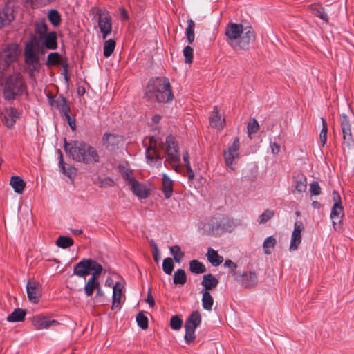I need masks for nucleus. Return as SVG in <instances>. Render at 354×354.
Returning a JSON list of instances; mask_svg holds the SVG:
<instances>
[{
	"mask_svg": "<svg viewBox=\"0 0 354 354\" xmlns=\"http://www.w3.org/2000/svg\"><path fill=\"white\" fill-rule=\"evenodd\" d=\"M18 56L19 46L16 44H10L0 50V84L8 100L14 99L22 86L21 66L16 63Z\"/></svg>",
	"mask_w": 354,
	"mask_h": 354,
	"instance_id": "1",
	"label": "nucleus"
},
{
	"mask_svg": "<svg viewBox=\"0 0 354 354\" xmlns=\"http://www.w3.org/2000/svg\"><path fill=\"white\" fill-rule=\"evenodd\" d=\"M227 44L235 50L249 49L254 41L256 35L251 26L243 27L242 24L229 23L225 28Z\"/></svg>",
	"mask_w": 354,
	"mask_h": 354,
	"instance_id": "2",
	"label": "nucleus"
},
{
	"mask_svg": "<svg viewBox=\"0 0 354 354\" xmlns=\"http://www.w3.org/2000/svg\"><path fill=\"white\" fill-rule=\"evenodd\" d=\"M66 153L74 161L86 165L99 162V155L95 147L83 141L74 140L71 142H64Z\"/></svg>",
	"mask_w": 354,
	"mask_h": 354,
	"instance_id": "3",
	"label": "nucleus"
},
{
	"mask_svg": "<svg viewBox=\"0 0 354 354\" xmlns=\"http://www.w3.org/2000/svg\"><path fill=\"white\" fill-rule=\"evenodd\" d=\"M145 97L151 102L168 103L174 98L169 79L154 77L150 79L145 88Z\"/></svg>",
	"mask_w": 354,
	"mask_h": 354,
	"instance_id": "4",
	"label": "nucleus"
},
{
	"mask_svg": "<svg viewBox=\"0 0 354 354\" xmlns=\"http://www.w3.org/2000/svg\"><path fill=\"white\" fill-rule=\"evenodd\" d=\"M40 40L39 37L37 38L35 36H32L26 44L24 48L26 70L30 76H33L34 73L39 71L40 68L39 54L44 53Z\"/></svg>",
	"mask_w": 354,
	"mask_h": 354,
	"instance_id": "5",
	"label": "nucleus"
},
{
	"mask_svg": "<svg viewBox=\"0 0 354 354\" xmlns=\"http://www.w3.org/2000/svg\"><path fill=\"white\" fill-rule=\"evenodd\" d=\"M166 160L175 171H178L180 164V153L178 143L172 136H168L166 139Z\"/></svg>",
	"mask_w": 354,
	"mask_h": 354,
	"instance_id": "6",
	"label": "nucleus"
},
{
	"mask_svg": "<svg viewBox=\"0 0 354 354\" xmlns=\"http://www.w3.org/2000/svg\"><path fill=\"white\" fill-rule=\"evenodd\" d=\"M102 270V265L96 261L91 259H83L75 266L73 274L85 278L90 274V271H93V273L101 274Z\"/></svg>",
	"mask_w": 354,
	"mask_h": 354,
	"instance_id": "7",
	"label": "nucleus"
},
{
	"mask_svg": "<svg viewBox=\"0 0 354 354\" xmlns=\"http://www.w3.org/2000/svg\"><path fill=\"white\" fill-rule=\"evenodd\" d=\"M341 129L342 132L343 146L348 149L354 147V118L350 119L345 114L341 115Z\"/></svg>",
	"mask_w": 354,
	"mask_h": 354,
	"instance_id": "8",
	"label": "nucleus"
},
{
	"mask_svg": "<svg viewBox=\"0 0 354 354\" xmlns=\"http://www.w3.org/2000/svg\"><path fill=\"white\" fill-rule=\"evenodd\" d=\"M202 321L201 313L196 310L192 312L187 318L185 324V340L187 344L193 342L196 338L195 330Z\"/></svg>",
	"mask_w": 354,
	"mask_h": 354,
	"instance_id": "9",
	"label": "nucleus"
},
{
	"mask_svg": "<svg viewBox=\"0 0 354 354\" xmlns=\"http://www.w3.org/2000/svg\"><path fill=\"white\" fill-rule=\"evenodd\" d=\"M240 141L238 137L234 138L233 142L223 151V158L227 167L235 169L236 161L240 158Z\"/></svg>",
	"mask_w": 354,
	"mask_h": 354,
	"instance_id": "10",
	"label": "nucleus"
},
{
	"mask_svg": "<svg viewBox=\"0 0 354 354\" xmlns=\"http://www.w3.org/2000/svg\"><path fill=\"white\" fill-rule=\"evenodd\" d=\"M158 140L154 136L149 138V146L146 149L145 156L147 162L151 165H160L162 157L158 149Z\"/></svg>",
	"mask_w": 354,
	"mask_h": 354,
	"instance_id": "11",
	"label": "nucleus"
},
{
	"mask_svg": "<svg viewBox=\"0 0 354 354\" xmlns=\"http://www.w3.org/2000/svg\"><path fill=\"white\" fill-rule=\"evenodd\" d=\"M236 282L243 288L252 289L258 284V276L254 270L243 271L236 278Z\"/></svg>",
	"mask_w": 354,
	"mask_h": 354,
	"instance_id": "12",
	"label": "nucleus"
},
{
	"mask_svg": "<svg viewBox=\"0 0 354 354\" xmlns=\"http://www.w3.org/2000/svg\"><path fill=\"white\" fill-rule=\"evenodd\" d=\"M333 200L335 203L331 209L330 218L335 227L337 224L342 222L344 213L342 205L341 197L337 192H333Z\"/></svg>",
	"mask_w": 354,
	"mask_h": 354,
	"instance_id": "13",
	"label": "nucleus"
},
{
	"mask_svg": "<svg viewBox=\"0 0 354 354\" xmlns=\"http://www.w3.org/2000/svg\"><path fill=\"white\" fill-rule=\"evenodd\" d=\"M27 297L30 302L38 304L41 297V286L39 281L34 279H29L26 284Z\"/></svg>",
	"mask_w": 354,
	"mask_h": 354,
	"instance_id": "14",
	"label": "nucleus"
},
{
	"mask_svg": "<svg viewBox=\"0 0 354 354\" xmlns=\"http://www.w3.org/2000/svg\"><path fill=\"white\" fill-rule=\"evenodd\" d=\"M122 140V136L118 134L105 133L102 136V143L108 150L114 151L118 149Z\"/></svg>",
	"mask_w": 354,
	"mask_h": 354,
	"instance_id": "15",
	"label": "nucleus"
},
{
	"mask_svg": "<svg viewBox=\"0 0 354 354\" xmlns=\"http://www.w3.org/2000/svg\"><path fill=\"white\" fill-rule=\"evenodd\" d=\"M32 324L37 330L46 329L57 326L59 324L57 320L41 315L34 317L32 320Z\"/></svg>",
	"mask_w": 354,
	"mask_h": 354,
	"instance_id": "16",
	"label": "nucleus"
},
{
	"mask_svg": "<svg viewBox=\"0 0 354 354\" xmlns=\"http://www.w3.org/2000/svg\"><path fill=\"white\" fill-rule=\"evenodd\" d=\"M49 101L52 106L59 110L61 116L67 115V113L71 112V109L68 104L67 100L62 95L55 96L54 98L50 97Z\"/></svg>",
	"mask_w": 354,
	"mask_h": 354,
	"instance_id": "17",
	"label": "nucleus"
},
{
	"mask_svg": "<svg viewBox=\"0 0 354 354\" xmlns=\"http://www.w3.org/2000/svg\"><path fill=\"white\" fill-rule=\"evenodd\" d=\"M304 230V225L301 221H297L294 225V230L292 233L290 250H296L301 242V231Z\"/></svg>",
	"mask_w": 354,
	"mask_h": 354,
	"instance_id": "18",
	"label": "nucleus"
},
{
	"mask_svg": "<svg viewBox=\"0 0 354 354\" xmlns=\"http://www.w3.org/2000/svg\"><path fill=\"white\" fill-rule=\"evenodd\" d=\"M98 26L102 34L103 39H106L111 33L112 29L111 18L108 14L100 15Z\"/></svg>",
	"mask_w": 354,
	"mask_h": 354,
	"instance_id": "19",
	"label": "nucleus"
},
{
	"mask_svg": "<svg viewBox=\"0 0 354 354\" xmlns=\"http://www.w3.org/2000/svg\"><path fill=\"white\" fill-rule=\"evenodd\" d=\"M293 183L295 190L298 193H304L307 189V178L306 176L300 172L295 173L293 176Z\"/></svg>",
	"mask_w": 354,
	"mask_h": 354,
	"instance_id": "20",
	"label": "nucleus"
},
{
	"mask_svg": "<svg viewBox=\"0 0 354 354\" xmlns=\"http://www.w3.org/2000/svg\"><path fill=\"white\" fill-rule=\"evenodd\" d=\"M40 39L42 41L43 48L45 47L49 50H55L57 48V33L54 31L47 32L43 35Z\"/></svg>",
	"mask_w": 354,
	"mask_h": 354,
	"instance_id": "21",
	"label": "nucleus"
},
{
	"mask_svg": "<svg viewBox=\"0 0 354 354\" xmlns=\"http://www.w3.org/2000/svg\"><path fill=\"white\" fill-rule=\"evenodd\" d=\"M131 190L140 198H146L148 196L149 192L145 185L139 183L136 179H130Z\"/></svg>",
	"mask_w": 354,
	"mask_h": 354,
	"instance_id": "22",
	"label": "nucleus"
},
{
	"mask_svg": "<svg viewBox=\"0 0 354 354\" xmlns=\"http://www.w3.org/2000/svg\"><path fill=\"white\" fill-rule=\"evenodd\" d=\"M123 284L118 281L113 287V301L111 308H120L122 297Z\"/></svg>",
	"mask_w": 354,
	"mask_h": 354,
	"instance_id": "23",
	"label": "nucleus"
},
{
	"mask_svg": "<svg viewBox=\"0 0 354 354\" xmlns=\"http://www.w3.org/2000/svg\"><path fill=\"white\" fill-rule=\"evenodd\" d=\"M162 191L165 198H169L173 194L174 181L166 174H162Z\"/></svg>",
	"mask_w": 354,
	"mask_h": 354,
	"instance_id": "24",
	"label": "nucleus"
},
{
	"mask_svg": "<svg viewBox=\"0 0 354 354\" xmlns=\"http://www.w3.org/2000/svg\"><path fill=\"white\" fill-rule=\"evenodd\" d=\"M14 19L13 10L7 7L0 10V29L8 25Z\"/></svg>",
	"mask_w": 354,
	"mask_h": 354,
	"instance_id": "25",
	"label": "nucleus"
},
{
	"mask_svg": "<svg viewBox=\"0 0 354 354\" xmlns=\"http://www.w3.org/2000/svg\"><path fill=\"white\" fill-rule=\"evenodd\" d=\"M100 274L92 273V276L88 279L84 286V292L86 296L93 295L94 289L99 286L98 277Z\"/></svg>",
	"mask_w": 354,
	"mask_h": 354,
	"instance_id": "26",
	"label": "nucleus"
},
{
	"mask_svg": "<svg viewBox=\"0 0 354 354\" xmlns=\"http://www.w3.org/2000/svg\"><path fill=\"white\" fill-rule=\"evenodd\" d=\"M58 159H59V167L61 171L69 178H73L76 174V169L74 167L69 166L66 168L64 162L63 155L60 149L57 150Z\"/></svg>",
	"mask_w": 354,
	"mask_h": 354,
	"instance_id": "27",
	"label": "nucleus"
},
{
	"mask_svg": "<svg viewBox=\"0 0 354 354\" xmlns=\"http://www.w3.org/2000/svg\"><path fill=\"white\" fill-rule=\"evenodd\" d=\"M218 284V280L212 274L203 276L201 285L204 287L203 290L209 291L215 288Z\"/></svg>",
	"mask_w": 354,
	"mask_h": 354,
	"instance_id": "28",
	"label": "nucleus"
},
{
	"mask_svg": "<svg viewBox=\"0 0 354 354\" xmlns=\"http://www.w3.org/2000/svg\"><path fill=\"white\" fill-rule=\"evenodd\" d=\"M213 115L209 118V122L212 127L216 129H222L225 123V119L218 113L217 106L213 109Z\"/></svg>",
	"mask_w": 354,
	"mask_h": 354,
	"instance_id": "29",
	"label": "nucleus"
},
{
	"mask_svg": "<svg viewBox=\"0 0 354 354\" xmlns=\"http://www.w3.org/2000/svg\"><path fill=\"white\" fill-rule=\"evenodd\" d=\"M206 256L208 261L213 266H218L223 261V257L219 255L218 252L212 248H208Z\"/></svg>",
	"mask_w": 354,
	"mask_h": 354,
	"instance_id": "30",
	"label": "nucleus"
},
{
	"mask_svg": "<svg viewBox=\"0 0 354 354\" xmlns=\"http://www.w3.org/2000/svg\"><path fill=\"white\" fill-rule=\"evenodd\" d=\"M202 294V306L203 308L208 311H210L214 304V299L209 292L206 290H201Z\"/></svg>",
	"mask_w": 354,
	"mask_h": 354,
	"instance_id": "31",
	"label": "nucleus"
},
{
	"mask_svg": "<svg viewBox=\"0 0 354 354\" xmlns=\"http://www.w3.org/2000/svg\"><path fill=\"white\" fill-rule=\"evenodd\" d=\"M189 270L196 274H203L206 272L205 265L198 260L194 259L189 261Z\"/></svg>",
	"mask_w": 354,
	"mask_h": 354,
	"instance_id": "32",
	"label": "nucleus"
},
{
	"mask_svg": "<svg viewBox=\"0 0 354 354\" xmlns=\"http://www.w3.org/2000/svg\"><path fill=\"white\" fill-rule=\"evenodd\" d=\"M35 32L38 35L39 39L47 33L48 26L45 19H42L35 23Z\"/></svg>",
	"mask_w": 354,
	"mask_h": 354,
	"instance_id": "33",
	"label": "nucleus"
},
{
	"mask_svg": "<svg viewBox=\"0 0 354 354\" xmlns=\"http://www.w3.org/2000/svg\"><path fill=\"white\" fill-rule=\"evenodd\" d=\"M187 26L185 30V34L189 44H192L194 41V28H195V23L192 19H188L187 21Z\"/></svg>",
	"mask_w": 354,
	"mask_h": 354,
	"instance_id": "34",
	"label": "nucleus"
},
{
	"mask_svg": "<svg viewBox=\"0 0 354 354\" xmlns=\"http://www.w3.org/2000/svg\"><path fill=\"white\" fill-rule=\"evenodd\" d=\"M73 243V239L69 236H59L56 240V245L63 249L72 246Z\"/></svg>",
	"mask_w": 354,
	"mask_h": 354,
	"instance_id": "35",
	"label": "nucleus"
},
{
	"mask_svg": "<svg viewBox=\"0 0 354 354\" xmlns=\"http://www.w3.org/2000/svg\"><path fill=\"white\" fill-rule=\"evenodd\" d=\"M17 112L13 109L7 111L6 114L4 115V122L6 125L10 128L13 126L16 121Z\"/></svg>",
	"mask_w": 354,
	"mask_h": 354,
	"instance_id": "36",
	"label": "nucleus"
},
{
	"mask_svg": "<svg viewBox=\"0 0 354 354\" xmlns=\"http://www.w3.org/2000/svg\"><path fill=\"white\" fill-rule=\"evenodd\" d=\"M48 18L49 21L55 27L58 26L61 23V15L57 10H50L48 12Z\"/></svg>",
	"mask_w": 354,
	"mask_h": 354,
	"instance_id": "37",
	"label": "nucleus"
},
{
	"mask_svg": "<svg viewBox=\"0 0 354 354\" xmlns=\"http://www.w3.org/2000/svg\"><path fill=\"white\" fill-rule=\"evenodd\" d=\"M187 281L185 272L182 269H178L174 275V283L184 285Z\"/></svg>",
	"mask_w": 354,
	"mask_h": 354,
	"instance_id": "38",
	"label": "nucleus"
},
{
	"mask_svg": "<svg viewBox=\"0 0 354 354\" xmlns=\"http://www.w3.org/2000/svg\"><path fill=\"white\" fill-rule=\"evenodd\" d=\"M10 185L14 189L15 192L22 193V178L19 176H12L10 180Z\"/></svg>",
	"mask_w": 354,
	"mask_h": 354,
	"instance_id": "39",
	"label": "nucleus"
},
{
	"mask_svg": "<svg viewBox=\"0 0 354 354\" xmlns=\"http://www.w3.org/2000/svg\"><path fill=\"white\" fill-rule=\"evenodd\" d=\"M115 47V41L110 39L106 41L104 44V56L109 57L113 53Z\"/></svg>",
	"mask_w": 354,
	"mask_h": 354,
	"instance_id": "40",
	"label": "nucleus"
},
{
	"mask_svg": "<svg viewBox=\"0 0 354 354\" xmlns=\"http://www.w3.org/2000/svg\"><path fill=\"white\" fill-rule=\"evenodd\" d=\"M276 243V239L273 236L266 238L263 244L264 252L266 254H270L271 253V249L274 247Z\"/></svg>",
	"mask_w": 354,
	"mask_h": 354,
	"instance_id": "41",
	"label": "nucleus"
},
{
	"mask_svg": "<svg viewBox=\"0 0 354 354\" xmlns=\"http://www.w3.org/2000/svg\"><path fill=\"white\" fill-rule=\"evenodd\" d=\"M313 14L325 22H328V17L327 13L325 12L324 8L322 6H315L312 9Z\"/></svg>",
	"mask_w": 354,
	"mask_h": 354,
	"instance_id": "42",
	"label": "nucleus"
},
{
	"mask_svg": "<svg viewBox=\"0 0 354 354\" xmlns=\"http://www.w3.org/2000/svg\"><path fill=\"white\" fill-rule=\"evenodd\" d=\"M174 268L173 260L170 257H167L163 260L162 270L164 272L168 275L171 274Z\"/></svg>",
	"mask_w": 354,
	"mask_h": 354,
	"instance_id": "43",
	"label": "nucleus"
},
{
	"mask_svg": "<svg viewBox=\"0 0 354 354\" xmlns=\"http://www.w3.org/2000/svg\"><path fill=\"white\" fill-rule=\"evenodd\" d=\"M321 120L322 128L319 134V138L322 146H324L327 140L328 127L326 120L324 118H321Z\"/></svg>",
	"mask_w": 354,
	"mask_h": 354,
	"instance_id": "44",
	"label": "nucleus"
},
{
	"mask_svg": "<svg viewBox=\"0 0 354 354\" xmlns=\"http://www.w3.org/2000/svg\"><path fill=\"white\" fill-rule=\"evenodd\" d=\"M170 252L174 256V260L179 263L184 257V252L181 251L178 245H174L170 248Z\"/></svg>",
	"mask_w": 354,
	"mask_h": 354,
	"instance_id": "45",
	"label": "nucleus"
},
{
	"mask_svg": "<svg viewBox=\"0 0 354 354\" xmlns=\"http://www.w3.org/2000/svg\"><path fill=\"white\" fill-rule=\"evenodd\" d=\"M60 58V55L58 53H50L47 57L46 64L48 66L57 65L59 64Z\"/></svg>",
	"mask_w": 354,
	"mask_h": 354,
	"instance_id": "46",
	"label": "nucleus"
},
{
	"mask_svg": "<svg viewBox=\"0 0 354 354\" xmlns=\"http://www.w3.org/2000/svg\"><path fill=\"white\" fill-rule=\"evenodd\" d=\"M136 322L138 326L142 329L145 330L148 328V318L143 314V313L140 312L137 315Z\"/></svg>",
	"mask_w": 354,
	"mask_h": 354,
	"instance_id": "47",
	"label": "nucleus"
},
{
	"mask_svg": "<svg viewBox=\"0 0 354 354\" xmlns=\"http://www.w3.org/2000/svg\"><path fill=\"white\" fill-rule=\"evenodd\" d=\"M183 325V320L179 315L172 316L170 319V326L174 330H180Z\"/></svg>",
	"mask_w": 354,
	"mask_h": 354,
	"instance_id": "48",
	"label": "nucleus"
},
{
	"mask_svg": "<svg viewBox=\"0 0 354 354\" xmlns=\"http://www.w3.org/2000/svg\"><path fill=\"white\" fill-rule=\"evenodd\" d=\"M274 215V212L270 209H266L263 214H261L259 218L257 221L259 224H263L266 223L270 218H272Z\"/></svg>",
	"mask_w": 354,
	"mask_h": 354,
	"instance_id": "49",
	"label": "nucleus"
},
{
	"mask_svg": "<svg viewBox=\"0 0 354 354\" xmlns=\"http://www.w3.org/2000/svg\"><path fill=\"white\" fill-rule=\"evenodd\" d=\"M7 320L8 322H19L22 321V309H15L11 314H10Z\"/></svg>",
	"mask_w": 354,
	"mask_h": 354,
	"instance_id": "50",
	"label": "nucleus"
},
{
	"mask_svg": "<svg viewBox=\"0 0 354 354\" xmlns=\"http://www.w3.org/2000/svg\"><path fill=\"white\" fill-rule=\"evenodd\" d=\"M183 55L185 63L191 64L193 61V48L189 46H185L183 49Z\"/></svg>",
	"mask_w": 354,
	"mask_h": 354,
	"instance_id": "51",
	"label": "nucleus"
},
{
	"mask_svg": "<svg viewBox=\"0 0 354 354\" xmlns=\"http://www.w3.org/2000/svg\"><path fill=\"white\" fill-rule=\"evenodd\" d=\"M310 192L312 196H317L321 194V187L317 181H313L310 184Z\"/></svg>",
	"mask_w": 354,
	"mask_h": 354,
	"instance_id": "52",
	"label": "nucleus"
},
{
	"mask_svg": "<svg viewBox=\"0 0 354 354\" xmlns=\"http://www.w3.org/2000/svg\"><path fill=\"white\" fill-rule=\"evenodd\" d=\"M247 129L248 133L249 135L256 133L259 129V124L257 121L255 119H253L252 122L248 124Z\"/></svg>",
	"mask_w": 354,
	"mask_h": 354,
	"instance_id": "53",
	"label": "nucleus"
},
{
	"mask_svg": "<svg viewBox=\"0 0 354 354\" xmlns=\"http://www.w3.org/2000/svg\"><path fill=\"white\" fill-rule=\"evenodd\" d=\"M212 232L213 234H217L218 233V231L219 230H223V226H224V224L222 223V221L221 222H217V221H212Z\"/></svg>",
	"mask_w": 354,
	"mask_h": 354,
	"instance_id": "54",
	"label": "nucleus"
},
{
	"mask_svg": "<svg viewBox=\"0 0 354 354\" xmlns=\"http://www.w3.org/2000/svg\"><path fill=\"white\" fill-rule=\"evenodd\" d=\"M114 184V181L109 177L104 178L100 181V187H113Z\"/></svg>",
	"mask_w": 354,
	"mask_h": 354,
	"instance_id": "55",
	"label": "nucleus"
},
{
	"mask_svg": "<svg viewBox=\"0 0 354 354\" xmlns=\"http://www.w3.org/2000/svg\"><path fill=\"white\" fill-rule=\"evenodd\" d=\"M63 117H64L66 118V120H67L68 124L70 126V127L71 128V129L75 130L76 128L75 120V119L72 118L70 116V113H67V115H64Z\"/></svg>",
	"mask_w": 354,
	"mask_h": 354,
	"instance_id": "56",
	"label": "nucleus"
},
{
	"mask_svg": "<svg viewBox=\"0 0 354 354\" xmlns=\"http://www.w3.org/2000/svg\"><path fill=\"white\" fill-rule=\"evenodd\" d=\"M270 147L271 149V152L274 155H277L280 151V145L277 142H270Z\"/></svg>",
	"mask_w": 354,
	"mask_h": 354,
	"instance_id": "57",
	"label": "nucleus"
},
{
	"mask_svg": "<svg viewBox=\"0 0 354 354\" xmlns=\"http://www.w3.org/2000/svg\"><path fill=\"white\" fill-rule=\"evenodd\" d=\"M146 301L150 307H153L155 306V301L151 295V289H149L148 290L147 298Z\"/></svg>",
	"mask_w": 354,
	"mask_h": 354,
	"instance_id": "58",
	"label": "nucleus"
},
{
	"mask_svg": "<svg viewBox=\"0 0 354 354\" xmlns=\"http://www.w3.org/2000/svg\"><path fill=\"white\" fill-rule=\"evenodd\" d=\"M224 266L225 267H227L230 270L232 269H234V268H237V264L235 263L234 262H233L232 260L230 259H227L225 260V263H224Z\"/></svg>",
	"mask_w": 354,
	"mask_h": 354,
	"instance_id": "59",
	"label": "nucleus"
},
{
	"mask_svg": "<svg viewBox=\"0 0 354 354\" xmlns=\"http://www.w3.org/2000/svg\"><path fill=\"white\" fill-rule=\"evenodd\" d=\"M183 159L184 162V165L185 167H188V166H191L190 162H189V155L187 151H185L183 154Z\"/></svg>",
	"mask_w": 354,
	"mask_h": 354,
	"instance_id": "60",
	"label": "nucleus"
},
{
	"mask_svg": "<svg viewBox=\"0 0 354 354\" xmlns=\"http://www.w3.org/2000/svg\"><path fill=\"white\" fill-rule=\"evenodd\" d=\"M120 17L122 20L127 21L129 19L128 12L124 8H121L120 9Z\"/></svg>",
	"mask_w": 354,
	"mask_h": 354,
	"instance_id": "61",
	"label": "nucleus"
},
{
	"mask_svg": "<svg viewBox=\"0 0 354 354\" xmlns=\"http://www.w3.org/2000/svg\"><path fill=\"white\" fill-rule=\"evenodd\" d=\"M187 173V177L189 180H192L194 178V173L191 167V166H188V167H186Z\"/></svg>",
	"mask_w": 354,
	"mask_h": 354,
	"instance_id": "62",
	"label": "nucleus"
},
{
	"mask_svg": "<svg viewBox=\"0 0 354 354\" xmlns=\"http://www.w3.org/2000/svg\"><path fill=\"white\" fill-rule=\"evenodd\" d=\"M230 274L233 276L234 280L236 281L237 277L241 274V272L237 270V268H233L230 270Z\"/></svg>",
	"mask_w": 354,
	"mask_h": 354,
	"instance_id": "63",
	"label": "nucleus"
},
{
	"mask_svg": "<svg viewBox=\"0 0 354 354\" xmlns=\"http://www.w3.org/2000/svg\"><path fill=\"white\" fill-rule=\"evenodd\" d=\"M162 117L160 115H155L151 118V122L153 124H157L160 122Z\"/></svg>",
	"mask_w": 354,
	"mask_h": 354,
	"instance_id": "64",
	"label": "nucleus"
}]
</instances>
